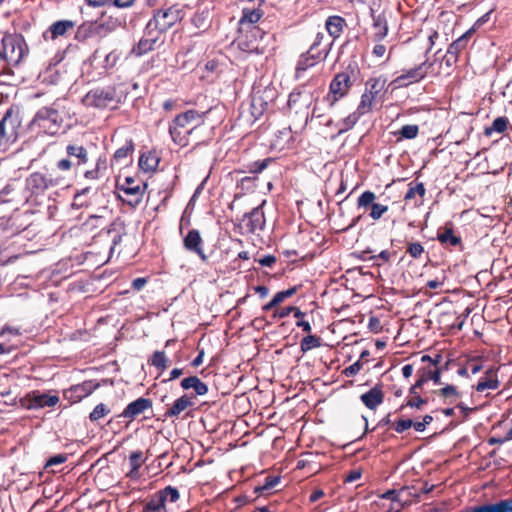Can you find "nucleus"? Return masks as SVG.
Instances as JSON below:
<instances>
[{
  "mask_svg": "<svg viewBox=\"0 0 512 512\" xmlns=\"http://www.w3.org/2000/svg\"><path fill=\"white\" fill-rule=\"evenodd\" d=\"M208 112L209 110L199 112L191 109L178 114L169 124V134L172 141L180 147L188 146L190 137L204 123V118Z\"/></svg>",
  "mask_w": 512,
  "mask_h": 512,
  "instance_id": "f257e3e1",
  "label": "nucleus"
},
{
  "mask_svg": "<svg viewBox=\"0 0 512 512\" xmlns=\"http://www.w3.org/2000/svg\"><path fill=\"white\" fill-rule=\"evenodd\" d=\"M357 67L348 65V67L341 72L334 75L329 84V91L326 100L330 107H333L339 100L346 97L356 80Z\"/></svg>",
  "mask_w": 512,
  "mask_h": 512,
  "instance_id": "f03ea898",
  "label": "nucleus"
},
{
  "mask_svg": "<svg viewBox=\"0 0 512 512\" xmlns=\"http://www.w3.org/2000/svg\"><path fill=\"white\" fill-rule=\"evenodd\" d=\"M119 88L120 86L113 85L93 89L84 96L82 101L86 106L99 109L116 108L123 98V93Z\"/></svg>",
  "mask_w": 512,
  "mask_h": 512,
  "instance_id": "7ed1b4c3",
  "label": "nucleus"
},
{
  "mask_svg": "<svg viewBox=\"0 0 512 512\" xmlns=\"http://www.w3.org/2000/svg\"><path fill=\"white\" fill-rule=\"evenodd\" d=\"M4 61L8 65H18L29 54V48L21 35L7 34L1 40Z\"/></svg>",
  "mask_w": 512,
  "mask_h": 512,
  "instance_id": "20e7f679",
  "label": "nucleus"
},
{
  "mask_svg": "<svg viewBox=\"0 0 512 512\" xmlns=\"http://www.w3.org/2000/svg\"><path fill=\"white\" fill-rule=\"evenodd\" d=\"M312 101L313 95L306 89L305 85H301L293 89L288 97L287 107L289 113L300 115L304 119V127L310 120L309 108L312 104Z\"/></svg>",
  "mask_w": 512,
  "mask_h": 512,
  "instance_id": "39448f33",
  "label": "nucleus"
},
{
  "mask_svg": "<svg viewBox=\"0 0 512 512\" xmlns=\"http://www.w3.org/2000/svg\"><path fill=\"white\" fill-rule=\"evenodd\" d=\"M179 499L178 489L173 486H166L142 502L141 512H169L168 504L176 503Z\"/></svg>",
  "mask_w": 512,
  "mask_h": 512,
  "instance_id": "423d86ee",
  "label": "nucleus"
},
{
  "mask_svg": "<svg viewBox=\"0 0 512 512\" xmlns=\"http://www.w3.org/2000/svg\"><path fill=\"white\" fill-rule=\"evenodd\" d=\"M184 10L179 4L171 5L166 9H158L154 11L153 17L150 19V26L154 25V29L159 32H166L176 23L184 18Z\"/></svg>",
  "mask_w": 512,
  "mask_h": 512,
  "instance_id": "0eeeda50",
  "label": "nucleus"
},
{
  "mask_svg": "<svg viewBox=\"0 0 512 512\" xmlns=\"http://www.w3.org/2000/svg\"><path fill=\"white\" fill-rule=\"evenodd\" d=\"M265 32L261 28H238V35L234 40L238 49L246 53L262 54L260 42Z\"/></svg>",
  "mask_w": 512,
  "mask_h": 512,
  "instance_id": "6e6552de",
  "label": "nucleus"
},
{
  "mask_svg": "<svg viewBox=\"0 0 512 512\" xmlns=\"http://www.w3.org/2000/svg\"><path fill=\"white\" fill-rule=\"evenodd\" d=\"M117 188L123 193L119 198L130 207H137L144 196L147 184L139 179L126 177L122 184H117Z\"/></svg>",
  "mask_w": 512,
  "mask_h": 512,
  "instance_id": "1a4fd4ad",
  "label": "nucleus"
},
{
  "mask_svg": "<svg viewBox=\"0 0 512 512\" xmlns=\"http://www.w3.org/2000/svg\"><path fill=\"white\" fill-rule=\"evenodd\" d=\"M432 66L433 63L424 61L416 67L404 70L403 73L393 79L389 85L393 86V88H405L418 83L427 76L428 70Z\"/></svg>",
  "mask_w": 512,
  "mask_h": 512,
  "instance_id": "9d476101",
  "label": "nucleus"
},
{
  "mask_svg": "<svg viewBox=\"0 0 512 512\" xmlns=\"http://www.w3.org/2000/svg\"><path fill=\"white\" fill-rule=\"evenodd\" d=\"M441 358V355H436L435 359L429 355H423L421 362L427 363V365L417 370V380L423 385L430 380L433 381L434 384H441V372L443 370V368L439 366Z\"/></svg>",
  "mask_w": 512,
  "mask_h": 512,
  "instance_id": "9b49d317",
  "label": "nucleus"
},
{
  "mask_svg": "<svg viewBox=\"0 0 512 512\" xmlns=\"http://www.w3.org/2000/svg\"><path fill=\"white\" fill-rule=\"evenodd\" d=\"M264 204L265 201H263L261 205L253 208L249 213L243 215L239 226L245 233L253 234L264 229L266 223L263 211Z\"/></svg>",
  "mask_w": 512,
  "mask_h": 512,
  "instance_id": "f8f14e48",
  "label": "nucleus"
},
{
  "mask_svg": "<svg viewBox=\"0 0 512 512\" xmlns=\"http://www.w3.org/2000/svg\"><path fill=\"white\" fill-rule=\"evenodd\" d=\"M61 119L54 109H41L34 116V125L42 128L44 132L51 135L56 134L60 127Z\"/></svg>",
  "mask_w": 512,
  "mask_h": 512,
  "instance_id": "ddd939ff",
  "label": "nucleus"
},
{
  "mask_svg": "<svg viewBox=\"0 0 512 512\" xmlns=\"http://www.w3.org/2000/svg\"><path fill=\"white\" fill-rule=\"evenodd\" d=\"M328 55V49H323V51L312 52L308 50L305 53H302L297 61L294 77L296 80L301 79L304 76V73L316 66L320 61L324 60Z\"/></svg>",
  "mask_w": 512,
  "mask_h": 512,
  "instance_id": "4468645a",
  "label": "nucleus"
},
{
  "mask_svg": "<svg viewBox=\"0 0 512 512\" xmlns=\"http://www.w3.org/2000/svg\"><path fill=\"white\" fill-rule=\"evenodd\" d=\"M375 200L376 195L370 190L364 191L357 199V207L359 209H371L369 216L374 221L379 220L389 209L387 205L376 203Z\"/></svg>",
  "mask_w": 512,
  "mask_h": 512,
  "instance_id": "2eb2a0df",
  "label": "nucleus"
},
{
  "mask_svg": "<svg viewBox=\"0 0 512 512\" xmlns=\"http://www.w3.org/2000/svg\"><path fill=\"white\" fill-rule=\"evenodd\" d=\"M110 31L111 29H109L105 23L84 21L77 27L74 39L77 42L83 43L94 36H102Z\"/></svg>",
  "mask_w": 512,
  "mask_h": 512,
  "instance_id": "dca6fc26",
  "label": "nucleus"
},
{
  "mask_svg": "<svg viewBox=\"0 0 512 512\" xmlns=\"http://www.w3.org/2000/svg\"><path fill=\"white\" fill-rule=\"evenodd\" d=\"M15 122L13 110L9 109L0 121V151L16 139Z\"/></svg>",
  "mask_w": 512,
  "mask_h": 512,
  "instance_id": "f3484780",
  "label": "nucleus"
},
{
  "mask_svg": "<svg viewBox=\"0 0 512 512\" xmlns=\"http://www.w3.org/2000/svg\"><path fill=\"white\" fill-rule=\"evenodd\" d=\"M203 244L204 241L197 229L189 230L183 238V247L187 251L196 254L202 262L206 263L208 261V256L204 252Z\"/></svg>",
  "mask_w": 512,
  "mask_h": 512,
  "instance_id": "a211bd4d",
  "label": "nucleus"
},
{
  "mask_svg": "<svg viewBox=\"0 0 512 512\" xmlns=\"http://www.w3.org/2000/svg\"><path fill=\"white\" fill-rule=\"evenodd\" d=\"M437 240L445 248H458L464 250L462 238L455 234L452 223H446L445 226L437 230Z\"/></svg>",
  "mask_w": 512,
  "mask_h": 512,
  "instance_id": "6ab92c4d",
  "label": "nucleus"
},
{
  "mask_svg": "<svg viewBox=\"0 0 512 512\" xmlns=\"http://www.w3.org/2000/svg\"><path fill=\"white\" fill-rule=\"evenodd\" d=\"M151 408L152 400L149 398L140 397L129 403L126 408L118 415V417L127 419L129 422H131L143 414L146 410Z\"/></svg>",
  "mask_w": 512,
  "mask_h": 512,
  "instance_id": "aec40b11",
  "label": "nucleus"
},
{
  "mask_svg": "<svg viewBox=\"0 0 512 512\" xmlns=\"http://www.w3.org/2000/svg\"><path fill=\"white\" fill-rule=\"evenodd\" d=\"M194 398L195 396L184 394L181 397L177 398L165 411L164 417L166 419H178L181 414L194 406Z\"/></svg>",
  "mask_w": 512,
  "mask_h": 512,
  "instance_id": "412c9836",
  "label": "nucleus"
},
{
  "mask_svg": "<svg viewBox=\"0 0 512 512\" xmlns=\"http://www.w3.org/2000/svg\"><path fill=\"white\" fill-rule=\"evenodd\" d=\"M386 83L387 79L383 75L371 77L365 83L364 92L382 102L386 92Z\"/></svg>",
  "mask_w": 512,
  "mask_h": 512,
  "instance_id": "4be33fe9",
  "label": "nucleus"
},
{
  "mask_svg": "<svg viewBox=\"0 0 512 512\" xmlns=\"http://www.w3.org/2000/svg\"><path fill=\"white\" fill-rule=\"evenodd\" d=\"M384 391L382 384H376L369 391L360 396L361 402L370 410H376L384 402Z\"/></svg>",
  "mask_w": 512,
  "mask_h": 512,
  "instance_id": "5701e85b",
  "label": "nucleus"
},
{
  "mask_svg": "<svg viewBox=\"0 0 512 512\" xmlns=\"http://www.w3.org/2000/svg\"><path fill=\"white\" fill-rule=\"evenodd\" d=\"M98 231L99 233L105 231L106 234H110L112 231H115V223H112L110 227L106 229V220L103 216H89L88 219L83 223V232L96 235Z\"/></svg>",
  "mask_w": 512,
  "mask_h": 512,
  "instance_id": "b1692460",
  "label": "nucleus"
},
{
  "mask_svg": "<svg viewBox=\"0 0 512 512\" xmlns=\"http://www.w3.org/2000/svg\"><path fill=\"white\" fill-rule=\"evenodd\" d=\"M76 23L72 20H59L52 23L49 28L43 33V38L55 40L59 37L65 36L70 30H73Z\"/></svg>",
  "mask_w": 512,
  "mask_h": 512,
  "instance_id": "393cba45",
  "label": "nucleus"
},
{
  "mask_svg": "<svg viewBox=\"0 0 512 512\" xmlns=\"http://www.w3.org/2000/svg\"><path fill=\"white\" fill-rule=\"evenodd\" d=\"M346 27V20L339 15H331L325 21V29L333 40L338 39Z\"/></svg>",
  "mask_w": 512,
  "mask_h": 512,
  "instance_id": "a878e982",
  "label": "nucleus"
},
{
  "mask_svg": "<svg viewBox=\"0 0 512 512\" xmlns=\"http://www.w3.org/2000/svg\"><path fill=\"white\" fill-rule=\"evenodd\" d=\"M263 16L261 9L255 8H244L242 10V16L238 22V28H260L257 23Z\"/></svg>",
  "mask_w": 512,
  "mask_h": 512,
  "instance_id": "bb28decb",
  "label": "nucleus"
},
{
  "mask_svg": "<svg viewBox=\"0 0 512 512\" xmlns=\"http://www.w3.org/2000/svg\"><path fill=\"white\" fill-rule=\"evenodd\" d=\"M372 19H373V40L375 42H381L388 34V21L386 18V15L384 13H380L378 15H375L372 13Z\"/></svg>",
  "mask_w": 512,
  "mask_h": 512,
  "instance_id": "cd10ccee",
  "label": "nucleus"
},
{
  "mask_svg": "<svg viewBox=\"0 0 512 512\" xmlns=\"http://www.w3.org/2000/svg\"><path fill=\"white\" fill-rule=\"evenodd\" d=\"M99 386V383L89 380L72 386L69 392L71 393V397L74 399V401H80L92 394Z\"/></svg>",
  "mask_w": 512,
  "mask_h": 512,
  "instance_id": "c85d7f7f",
  "label": "nucleus"
},
{
  "mask_svg": "<svg viewBox=\"0 0 512 512\" xmlns=\"http://www.w3.org/2000/svg\"><path fill=\"white\" fill-rule=\"evenodd\" d=\"M277 94L278 92L275 87L267 86L263 90L255 92L252 98L258 105H262L267 110L269 105L276 99Z\"/></svg>",
  "mask_w": 512,
  "mask_h": 512,
  "instance_id": "c756f323",
  "label": "nucleus"
},
{
  "mask_svg": "<svg viewBox=\"0 0 512 512\" xmlns=\"http://www.w3.org/2000/svg\"><path fill=\"white\" fill-rule=\"evenodd\" d=\"M293 141V135L290 128H283L275 134L272 141V149L277 151H284L290 149V143Z\"/></svg>",
  "mask_w": 512,
  "mask_h": 512,
  "instance_id": "7c9ffc66",
  "label": "nucleus"
},
{
  "mask_svg": "<svg viewBox=\"0 0 512 512\" xmlns=\"http://www.w3.org/2000/svg\"><path fill=\"white\" fill-rule=\"evenodd\" d=\"M498 387L499 381L497 379V371L490 368L486 371L485 376L478 381L475 389L477 392H484L488 389L495 390Z\"/></svg>",
  "mask_w": 512,
  "mask_h": 512,
  "instance_id": "2f4dec72",
  "label": "nucleus"
},
{
  "mask_svg": "<svg viewBox=\"0 0 512 512\" xmlns=\"http://www.w3.org/2000/svg\"><path fill=\"white\" fill-rule=\"evenodd\" d=\"M297 291H298L297 286H293L287 290L279 291L278 293H276L274 295V297L272 298L271 301H269L268 303H266L265 305L262 306V310L264 312H269V311L277 308L286 299L295 295L297 293Z\"/></svg>",
  "mask_w": 512,
  "mask_h": 512,
  "instance_id": "473e14b6",
  "label": "nucleus"
},
{
  "mask_svg": "<svg viewBox=\"0 0 512 512\" xmlns=\"http://www.w3.org/2000/svg\"><path fill=\"white\" fill-rule=\"evenodd\" d=\"M59 401L60 398L56 392L54 394H50L34 391V409L54 407L59 403Z\"/></svg>",
  "mask_w": 512,
  "mask_h": 512,
  "instance_id": "72a5a7b5",
  "label": "nucleus"
},
{
  "mask_svg": "<svg viewBox=\"0 0 512 512\" xmlns=\"http://www.w3.org/2000/svg\"><path fill=\"white\" fill-rule=\"evenodd\" d=\"M160 157L155 151H147L141 154L139 158V167L144 172H153L157 169Z\"/></svg>",
  "mask_w": 512,
  "mask_h": 512,
  "instance_id": "f704fd0d",
  "label": "nucleus"
},
{
  "mask_svg": "<svg viewBox=\"0 0 512 512\" xmlns=\"http://www.w3.org/2000/svg\"><path fill=\"white\" fill-rule=\"evenodd\" d=\"M181 387L184 390L194 389L195 394L203 396L208 392V386L197 376H189L181 381Z\"/></svg>",
  "mask_w": 512,
  "mask_h": 512,
  "instance_id": "c9c22d12",
  "label": "nucleus"
},
{
  "mask_svg": "<svg viewBox=\"0 0 512 512\" xmlns=\"http://www.w3.org/2000/svg\"><path fill=\"white\" fill-rule=\"evenodd\" d=\"M134 150V143L132 139L126 141V143L118 148L112 158V163L125 165Z\"/></svg>",
  "mask_w": 512,
  "mask_h": 512,
  "instance_id": "e433bc0d",
  "label": "nucleus"
},
{
  "mask_svg": "<svg viewBox=\"0 0 512 512\" xmlns=\"http://www.w3.org/2000/svg\"><path fill=\"white\" fill-rule=\"evenodd\" d=\"M434 394L439 398L443 399L445 404H453L460 397V392L454 385H446L438 390L434 391Z\"/></svg>",
  "mask_w": 512,
  "mask_h": 512,
  "instance_id": "4c0bfd02",
  "label": "nucleus"
},
{
  "mask_svg": "<svg viewBox=\"0 0 512 512\" xmlns=\"http://www.w3.org/2000/svg\"><path fill=\"white\" fill-rule=\"evenodd\" d=\"M474 30L470 29L461 35L459 38L454 40L448 47L447 51L454 54L459 58L460 53L466 49L468 42L473 34Z\"/></svg>",
  "mask_w": 512,
  "mask_h": 512,
  "instance_id": "58836bf2",
  "label": "nucleus"
},
{
  "mask_svg": "<svg viewBox=\"0 0 512 512\" xmlns=\"http://www.w3.org/2000/svg\"><path fill=\"white\" fill-rule=\"evenodd\" d=\"M57 182V178L54 177L53 173H40L34 172V191L48 188L49 186L55 185Z\"/></svg>",
  "mask_w": 512,
  "mask_h": 512,
  "instance_id": "ea45409f",
  "label": "nucleus"
},
{
  "mask_svg": "<svg viewBox=\"0 0 512 512\" xmlns=\"http://www.w3.org/2000/svg\"><path fill=\"white\" fill-rule=\"evenodd\" d=\"M156 39L155 38H144L142 37L139 42L133 46L131 50V54L140 57L155 48Z\"/></svg>",
  "mask_w": 512,
  "mask_h": 512,
  "instance_id": "a19ab883",
  "label": "nucleus"
},
{
  "mask_svg": "<svg viewBox=\"0 0 512 512\" xmlns=\"http://www.w3.org/2000/svg\"><path fill=\"white\" fill-rule=\"evenodd\" d=\"M509 126V120L505 116H499L495 118L489 127H485L484 135L491 136L494 132L502 134L504 133Z\"/></svg>",
  "mask_w": 512,
  "mask_h": 512,
  "instance_id": "79ce46f5",
  "label": "nucleus"
},
{
  "mask_svg": "<svg viewBox=\"0 0 512 512\" xmlns=\"http://www.w3.org/2000/svg\"><path fill=\"white\" fill-rule=\"evenodd\" d=\"M66 152L69 157H75L77 159L76 165H84L88 162V151L83 146L68 145Z\"/></svg>",
  "mask_w": 512,
  "mask_h": 512,
  "instance_id": "37998d69",
  "label": "nucleus"
},
{
  "mask_svg": "<svg viewBox=\"0 0 512 512\" xmlns=\"http://www.w3.org/2000/svg\"><path fill=\"white\" fill-rule=\"evenodd\" d=\"M419 134V126L416 124L404 125L398 131L393 132L394 136H397V141L404 139L412 140L415 139Z\"/></svg>",
  "mask_w": 512,
  "mask_h": 512,
  "instance_id": "c03bdc74",
  "label": "nucleus"
},
{
  "mask_svg": "<svg viewBox=\"0 0 512 512\" xmlns=\"http://www.w3.org/2000/svg\"><path fill=\"white\" fill-rule=\"evenodd\" d=\"M361 116L362 115L358 114V112L355 110L354 112L350 113L347 117L339 121L337 124V126L339 127L337 134L341 135L351 130L357 124Z\"/></svg>",
  "mask_w": 512,
  "mask_h": 512,
  "instance_id": "a18cd8bd",
  "label": "nucleus"
},
{
  "mask_svg": "<svg viewBox=\"0 0 512 512\" xmlns=\"http://www.w3.org/2000/svg\"><path fill=\"white\" fill-rule=\"evenodd\" d=\"M379 102L380 101H378L374 97H371L367 93L363 92L356 111L358 112V114L365 115L367 113L372 112L374 106Z\"/></svg>",
  "mask_w": 512,
  "mask_h": 512,
  "instance_id": "49530a36",
  "label": "nucleus"
},
{
  "mask_svg": "<svg viewBox=\"0 0 512 512\" xmlns=\"http://www.w3.org/2000/svg\"><path fill=\"white\" fill-rule=\"evenodd\" d=\"M426 193L425 186L422 182L412 181L408 184V191L406 192L404 199L405 201L412 200L416 195L419 196V203H422V199Z\"/></svg>",
  "mask_w": 512,
  "mask_h": 512,
  "instance_id": "de8ad7c7",
  "label": "nucleus"
},
{
  "mask_svg": "<svg viewBox=\"0 0 512 512\" xmlns=\"http://www.w3.org/2000/svg\"><path fill=\"white\" fill-rule=\"evenodd\" d=\"M321 338L317 335L308 334L303 337L300 342V350L303 353H306L312 349L318 348L321 346Z\"/></svg>",
  "mask_w": 512,
  "mask_h": 512,
  "instance_id": "09e8293b",
  "label": "nucleus"
},
{
  "mask_svg": "<svg viewBox=\"0 0 512 512\" xmlns=\"http://www.w3.org/2000/svg\"><path fill=\"white\" fill-rule=\"evenodd\" d=\"M428 398L422 397L419 395H412L406 398V402L401 405L400 410H403L405 407L422 409L423 406L427 405Z\"/></svg>",
  "mask_w": 512,
  "mask_h": 512,
  "instance_id": "8fccbe9b",
  "label": "nucleus"
},
{
  "mask_svg": "<svg viewBox=\"0 0 512 512\" xmlns=\"http://www.w3.org/2000/svg\"><path fill=\"white\" fill-rule=\"evenodd\" d=\"M146 461L144 454L142 451L137 450L133 451L129 455V465H130V473L138 472L139 468Z\"/></svg>",
  "mask_w": 512,
  "mask_h": 512,
  "instance_id": "3c124183",
  "label": "nucleus"
},
{
  "mask_svg": "<svg viewBox=\"0 0 512 512\" xmlns=\"http://www.w3.org/2000/svg\"><path fill=\"white\" fill-rule=\"evenodd\" d=\"M279 482L280 477L267 476L264 480V483L261 486L255 487V493L260 495L264 493H269Z\"/></svg>",
  "mask_w": 512,
  "mask_h": 512,
  "instance_id": "603ef678",
  "label": "nucleus"
},
{
  "mask_svg": "<svg viewBox=\"0 0 512 512\" xmlns=\"http://www.w3.org/2000/svg\"><path fill=\"white\" fill-rule=\"evenodd\" d=\"M275 160L273 158H265L262 160L254 161L250 164H248V172L252 174H258L261 173L264 169H266L270 164L274 163Z\"/></svg>",
  "mask_w": 512,
  "mask_h": 512,
  "instance_id": "864d4df0",
  "label": "nucleus"
},
{
  "mask_svg": "<svg viewBox=\"0 0 512 512\" xmlns=\"http://www.w3.org/2000/svg\"><path fill=\"white\" fill-rule=\"evenodd\" d=\"M406 253L417 260L425 253V248L420 242H407Z\"/></svg>",
  "mask_w": 512,
  "mask_h": 512,
  "instance_id": "5fc2aeb1",
  "label": "nucleus"
},
{
  "mask_svg": "<svg viewBox=\"0 0 512 512\" xmlns=\"http://www.w3.org/2000/svg\"><path fill=\"white\" fill-rule=\"evenodd\" d=\"M149 363L160 371H164L167 368V357L163 351H155Z\"/></svg>",
  "mask_w": 512,
  "mask_h": 512,
  "instance_id": "6e6d98bb",
  "label": "nucleus"
},
{
  "mask_svg": "<svg viewBox=\"0 0 512 512\" xmlns=\"http://www.w3.org/2000/svg\"><path fill=\"white\" fill-rule=\"evenodd\" d=\"M110 413V409L104 404L100 403L95 406L89 415V419L92 422H96Z\"/></svg>",
  "mask_w": 512,
  "mask_h": 512,
  "instance_id": "4d7b16f0",
  "label": "nucleus"
},
{
  "mask_svg": "<svg viewBox=\"0 0 512 512\" xmlns=\"http://www.w3.org/2000/svg\"><path fill=\"white\" fill-rule=\"evenodd\" d=\"M396 251L390 252L388 250H383L377 255L369 256L367 259L376 261L380 260L381 262L375 263L377 266H381L382 264H387L391 261V258L396 255Z\"/></svg>",
  "mask_w": 512,
  "mask_h": 512,
  "instance_id": "13d9d810",
  "label": "nucleus"
},
{
  "mask_svg": "<svg viewBox=\"0 0 512 512\" xmlns=\"http://www.w3.org/2000/svg\"><path fill=\"white\" fill-rule=\"evenodd\" d=\"M372 55L378 59L384 58L386 56V59L384 61V63H386L390 60L391 52L387 54L386 46L380 42H377L372 49Z\"/></svg>",
  "mask_w": 512,
  "mask_h": 512,
  "instance_id": "bf43d9fd",
  "label": "nucleus"
},
{
  "mask_svg": "<svg viewBox=\"0 0 512 512\" xmlns=\"http://www.w3.org/2000/svg\"><path fill=\"white\" fill-rule=\"evenodd\" d=\"M412 425V419H400L393 423V428L397 433L401 434L404 433L406 430L410 429Z\"/></svg>",
  "mask_w": 512,
  "mask_h": 512,
  "instance_id": "052dcab7",
  "label": "nucleus"
},
{
  "mask_svg": "<svg viewBox=\"0 0 512 512\" xmlns=\"http://www.w3.org/2000/svg\"><path fill=\"white\" fill-rule=\"evenodd\" d=\"M67 461V455L66 454H57L55 456H52L50 457L45 465H44V469H49L50 467H53L55 465H59V464H63L64 462Z\"/></svg>",
  "mask_w": 512,
  "mask_h": 512,
  "instance_id": "680f3d73",
  "label": "nucleus"
},
{
  "mask_svg": "<svg viewBox=\"0 0 512 512\" xmlns=\"http://www.w3.org/2000/svg\"><path fill=\"white\" fill-rule=\"evenodd\" d=\"M265 111L262 105H258L253 98L251 99L250 113L254 120L259 119Z\"/></svg>",
  "mask_w": 512,
  "mask_h": 512,
  "instance_id": "e2e57ef3",
  "label": "nucleus"
},
{
  "mask_svg": "<svg viewBox=\"0 0 512 512\" xmlns=\"http://www.w3.org/2000/svg\"><path fill=\"white\" fill-rule=\"evenodd\" d=\"M120 59V54L114 50V51H111L110 53H108L105 57V67L106 68H112L114 67L117 62L119 61Z\"/></svg>",
  "mask_w": 512,
  "mask_h": 512,
  "instance_id": "0e129e2a",
  "label": "nucleus"
},
{
  "mask_svg": "<svg viewBox=\"0 0 512 512\" xmlns=\"http://www.w3.org/2000/svg\"><path fill=\"white\" fill-rule=\"evenodd\" d=\"M294 307L295 306H287V307L280 308V309L275 308V309H273L274 310L273 317L278 318V319L286 318L287 316L290 315V313H293Z\"/></svg>",
  "mask_w": 512,
  "mask_h": 512,
  "instance_id": "69168bd1",
  "label": "nucleus"
},
{
  "mask_svg": "<svg viewBox=\"0 0 512 512\" xmlns=\"http://www.w3.org/2000/svg\"><path fill=\"white\" fill-rule=\"evenodd\" d=\"M362 362L360 360L356 361L352 365L346 367L343 371L344 375L347 377L356 375L362 368Z\"/></svg>",
  "mask_w": 512,
  "mask_h": 512,
  "instance_id": "338daca9",
  "label": "nucleus"
},
{
  "mask_svg": "<svg viewBox=\"0 0 512 512\" xmlns=\"http://www.w3.org/2000/svg\"><path fill=\"white\" fill-rule=\"evenodd\" d=\"M256 261L263 267H272L277 262V258L274 255H265Z\"/></svg>",
  "mask_w": 512,
  "mask_h": 512,
  "instance_id": "774afa93",
  "label": "nucleus"
}]
</instances>
